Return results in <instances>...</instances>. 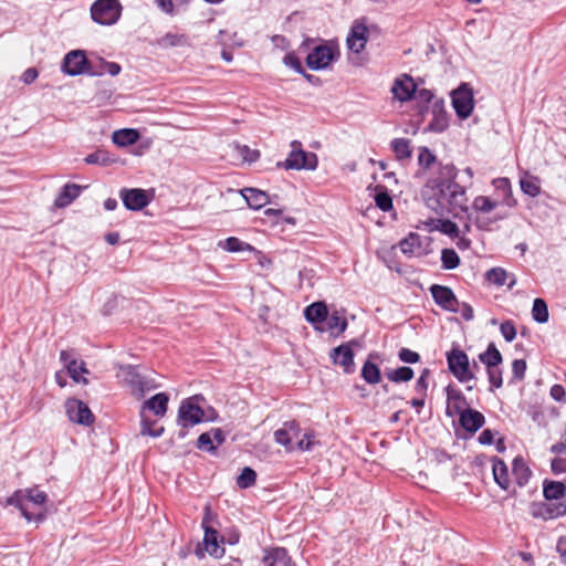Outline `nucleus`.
Here are the masks:
<instances>
[{
	"label": "nucleus",
	"mask_w": 566,
	"mask_h": 566,
	"mask_svg": "<svg viewBox=\"0 0 566 566\" xmlns=\"http://www.w3.org/2000/svg\"><path fill=\"white\" fill-rule=\"evenodd\" d=\"M457 177L458 169L453 164L439 163L437 174L423 186L421 196L424 203L437 214L451 213L459 218L468 212L465 188L455 181Z\"/></svg>",
	"instance_id": "nucleus-1"
},
{
	"label": "nucleus",
	"mask_w": 566,
	"mask_h": 566,
	"mask_svg": "<svg viewBox=\"0 0 566 566\" xmlns=\"http://www.w3.org/2000/svg\"><path fill=\"white\" fill-rule=\"evenodd\" d=\"M46 501L48 495L45 492L39 490L38 488H30L15 491L11 496L7 499L6 504L19 509L22 516L28 522L34 521L40 523L45 520V513L41 510L38 512H31L30 504H32L34 507L41 509Z\"/></svg>",
	"instance_id": "nucleus-2"
},
{
	"label": "nucleus",
	"mask_w": 566,
	"mask_h": 566,
	"mask_svg": "<svg viewBox=\"0 0 566 566\" xmlns=\"http://www.w3.org/2000/svg\"><path fill=\"white\" fill-rule=\"evenodd\" d=\"M213 515L210 507H206L205 515L201 522V526L205 531L203 541L199 544L195 551V554L199 558L205 557V552L209 555L214 556L217 558L222 557L224 554V548L219 545V533L212 526Z\"/></svg>",
	"instance_id": "nucleus-3"
},
{
	"label": "nucleus",
	"mask_w": 566,
	"mask_h": 566,
	"mask_svg": "<svg viewBox=\"0 0 566 566\" xmlns=\"http://www.w3.org/2000/svg\"><path fill=\"white\" fill-rule=\"evenodd\" d=\"M203 400L201 395H195L182 400L178 409L177 424L179 427H193L205 420H212V418L206 416L205 410L200 406V402Z\"/></svg>",
	"instance_id": "nucleus-4"
},
{
	"label": "nucleus",
	"mask_w": 566,
	"mask_h": 566,
	"mask_svg": "<svg viewBox=\"0 0 566 566\" xmlns=\"http://www.w3.org/2000/svg\"><path fill=\"white\" fill-rule=\"evenodd\" d=\"M318 165V158L315 153L305 151L302 148V143L293 140L291 143V151L284 161H279L277 167L284 169L295 170H315Z\"/></svg>",
	"instance_id": "nucleus-5"
},
{
	"label": "nucleus",
	"mask_w": 566,
	"mask_h": 566,
	"mask_svg": "<svg viewBox=\"0 0 566 566\" xmlns=\"http://www.w3.org/2000/svg\"><path fill=\"white\" fill-rule=\"evenodd\" d=\"M449 371L460 381L467 382L475 379V375L471 369L469 356L459 346H453L446 354Z\"/></svg>",
	"instance_id": "nucleus-6"
},
{
	"label": "nucleus",
	"mask_w": 566,
	"mask_h": 566,
	"mask_svg": "<svg viewBox=\"0 0 566 566\" xmlns=\"http://www.w3.org/2000/svg\"><path fill=\"white\" fill-rule=\"evenodd\" d=\"M62 71L70 76L81 74H88L91 76L102 75V72H98L93 67L83 50H73L69 52L63 59Z\"/></svg>",
	"instance_id": "nucleus-7"
},
{
	"label": "nucleus",
	"mask_w": 566,
	"mask_h": 566,
	"mask_svg": "<svg viewBox=\"0 0 566 566\" xmlns=\"http://www.w3.org/2000/svg\"><path fill=\"white\" fill-rule=\"evenodd\" d=\"M122 14L119 0H96L91 6V17L102 25L115 24Z\"/></svg>",
	"instance_id": "nucleus-8"
},
{
	"label": "nucleus",
	"mask_w": 566,
	"mask_h": 566,
	"mask_svg": "<svg viewBox=\"0 0 566 566\" xmlns=\"http://www.w3.org/2000/svg\"><path fill=\"white\" fill-rule=\"evenodd\" d=\"M452 105L455 114L461 119H467L473 111L474 99L473 91L468 83H461L460 86L452 92Z\"/></svg>",
	"instance_id": "nucleus-9"
},
{
	"label": "nucleus",
	"mask_w": 566,
	"mask_h": 566,
	"mask_svg": "<svg viewBox=\"0 0 566 566\" xmlns=\"http://www.w3.org/2000/svg\"><path fill=\"white\" fill-rule=\"evenodd\" d=\"M358 342L353 339L348 343H344L337 347H334L329 352V359L334 365L340 366L345 374H352L355 370L354 363V350L353 346H357Z\"/></svg>",
	"instance_id": "nucleus-10"
},
{
	"label": "nucleus",
	"mask_w": 566,
	"mask_h": 566,
	"mask_svg": "<svg viewBox=\"0 0 566 566\" xmlns=\"http://www.w3.org/2000/svg\"><path fill=\"white\" fill-rule=\"evenodd\" d=\"M336 57V52L332 46L319 44L307 54L306 65L314 71L325 70Z\"/></svg>",
	"instance_id": "nucleus-11"
},
{
	"label": "nucleus",
	"mask_w": 566,
	"mask_h": 566,
	"mask_svg": "<svg viewBox=\"0 0 566 566\" xmlns=\"http://www.w3.org/2000/svg\"><path fill=\"white\" fill-rule=\"evenodd\" d=\"M119 197L127 210L140 211L149 205L153 199V193L142 188H123L119 191Z\"/></svg>",
	"instance_id": "nucleus-12"
},
{
	"label": "nucleus",
	"mask_w": 566,
	"mask_h": 566,
	"mask_svg": "<svg viewBox=\"0 0 566 566\" xmlns=\"http://www.w3.org/2000/svg\"><path fill=\"white\" fill-rule=\"evenodd\" d=\"M429 291L434 303L444 311L458 313L460 302L453 291L447 285H430Z\"/></svg>",
	"instance_id": "nucleus-13"
},
{
	"label": "nucleus",
	"mask_w": 566,
	"mask_h": 566,
	"mask_svg": "<svg viewBox=\"0 0 566 566\" xmlns=\"http://www.w3.org/2000/svg\"><path fill=\"white\" fill-rule=\"evenodd\" d=\"M65 410L72 422L82 426H90L94 421V416L88 406L78 399H67L65 402Z\"/></svg>",
	"instance_id": "nucleus-14"
},
{
	"label": "nucleus",
	"mask_w": 566,
	"mask_h": 566,
	"mask_svg": "<svg viewBox=\"0 0 566 566\" xmlns=\"http://www.w3.org/2000/svg\"><path fill=\"white\" fill-rule=\"evenodd\" d=\"M432 119L429 123L427 130L432 133H442L449 126V116L444 107L442 98L434 99L429 108Z\"/></svg>",
	"instance_id": "nucleus-15"
},
{
	"label": "nucleus",
	"mask_w": 566,
	"mask_h": 566,
	"mask_svg": "<svg viewBox=\"0 0 566 566\" xmlns=\"http://www.w3.org/2000/svg\"><path fill=\"white\" fill-rule=\"evenodd\" d=\"M417 84L408 74L398 76L391 87V93L399 102H408L415 97Z\"/></svg>",
	"instance_id": "nucleus-16"
},
{
	"label": "nucleus",
	"mask_w": 566,
	"mask_h": 566,
	"mask_svg": "<svg viewBox=\"0 0 566 566\" xmlns=\"http://www.w3.org/2000/svg\"><path fill=\"white\" fill-rule=\"evenodd\" d=\"M368 41V29L363 22L355 21L346 39L348 50L360 53Z\"/></svg>",
	"instance_id": "nucleus-17"
},
{
	"label": "nucleus",
	"mask_w": 566,
	"mask_h": 566,
	"mask_svg": "<svg viewBox=\"0 0 566 566\" xmlns=\"http://www.w3.org/2000/svg\"><path fill=\"white\" fill-rule=\"evenodd\" d=\"M446 394H447V408H446V415L448 417H453L454 415L463 411L464 409L469 408L470 405L462 394V391L451 385H448L446 387Z\"/></svg>",
	"instance_id": "nucleus-18"
},
{
	"label": "nucleus",
	"mask_w": 566,
	"mask_h": 566,
	"mask_svg": "<svg viewBox=\"0 0 566 566\" xmlns=\"http://www.w3.org/2000/svg\"><path fill=\"white\" fill-rule=\"evenodd\" d=\"M301 432L300 423L296 420L285 421L283 427L274 431V441L286 450H293L292 439Z\"/></svg>",
	"instance_id": "nucleus-19"
},
{
	"label": "nucleus",
	"mask_w": 566,
	"mask_h": 566,
	"mask_svg": "<svg viewBox=\"0 0 566 566\" xmlns=\"http://www.w3.org/2000/svg\"><path fill=\"white\" fill-rule=\"evenodd\" d=\"M458 415L460 426L470 433H475L485 423V417L483 413L470 407Z\"/></svg>",
	"instance_id": "nucleus-20"
},
{
	"label": "nucleus",
	"mask_w": 566,
	"mask_h": 566,
	"mask_svg": "<svg viewBox=\"0 0 566 566\" xmlns=\"http://www.w3.org/2000/svg\"><path fill=\"white\" fill-rule=\"evenodd\" d=\"M239 192L251 209L258 210L270 203L269 195L260 189L248 187Z\"/></svg>",
	"instance_id": "nucleus-21"
},
{
	"label": "nucleus",
	"mask_w": 566,
	"mask_h": 566,
	"mask_svg": "<svg viewBox=\"0 0 566 566\" xmlns=\"http://www.w3.org/2000/svg\"><path fill=\"white\" fill-rule=\"evenodd\" d=\"M169 396L166 392H158L145 400L142 406V415L145 410L153 411L158 417H164L168 409Z\"/></svg>",
	"instance_id": "nucleus-22"
},
{
	"label": "nucleus",
	"mask_w": 566,
	"mask_h": 566,
	"mask_svg": "<svg viewBox=\"0 0 566 566\" xmlns=\"http://www.w3.org/2000/svg\"><path fill=\"white\" fill-rule=\"evenodd\" d=\"M543 495L546 501H566V484L560 481L545 480L543 482Z\"/></svg>",
	"instance_id": "nucleus-23"
},
{
	"label": "nucleus",
	"mask_w": 566,
	"mask_h": 566,
	"mask_svg": "<svg viewBox=\"0 0 566 566\" xmlns=\"http://www.w3.org/2000/svg\"><path fill=\"white\" fill-rule=\"evenodd\" d=\"M512 474L514 476L515 483L520 488L525 486L533 475L532 470L527 465L524 458L521 455L515 457L512 462Z\"/></svg>",
	"instance_id": "nucleus-24"
},
{
	"label": "nucleus",
	"mask_w": 566,
	"mask_h": 566,
	"mask_svg": "<svg viewBox=\"0 0 566 566\" xmlns=\"http://www.w3.org/2000/svg\"><path fill=\"white\" fill-rule=\"evenodd\" d=\"M82 192V187L76 184H66L62 187L60 193L54 200L57 208L70 206Z\"/></svg>",
	"instance_id": "nucleus-25"
},
{
	"label": "nucleus",
	"mask_w": 566,
	"mask_h": 566,
	"mask_svg": "<svg viewBox=\"0 0 566 566\" xmlns=\"http://www.w3.org/2000/svg\"><path fill=\"white\" fill-rule=\"evenodd\" d=\"M328 310L324 302L318 301L310 304L304 310V317L311 324L323 323L327 319Z\"/></svg>",
	"instance_id": "nucleus-26"
},
{
	"label": "nucleus",
	"mask_w": 566,
	"mask_h": 566,
	"mask_svg": "<svg viewBox=\"0 0 566 566\" xmlns=\"http://www.w3.org/2000/svg\"><path fill=\"white\" fill-rule=\"evenodd\" d=\"M377 353H370L368 359L365 361L361 368V377L369 385H376L381 379L379 367L371 361V359H378Z\"/></svg>",
	"instance_id": "nucleus-27"
},
{
	"label": "nucleus",
	"mask_w": 566,
	"mask_h": 566,
	"mask_svg": "<svg viewBox=\"0 0 566 566\" xmlns=\"http://www.w3.org/2000/svg\"><path fill=\"white\" fill-rule=\"evenodd\" d=\"M399 248L407 256L420 255L422 253L421 237L418 233L410 232L399 242Z\"/></svg>",
	"instance_id": "nucleus-28"
},
{
	"label": "nucleus",
	"mask_w": 566,
	"mask_h": 566,
	"mask_svg": "<svg viewBox=\"0 0 566 566\" xmlns=\"http://www.w3.org/2000/svg\"><path fill=\"white\" fill-rule=\"evenodd\" d=\"M140 138V134L134 128L117 129L112 135V140L119 147H127L134 145Z\"/></svg>",
	"instance_id": "nucleus-29"
},
{
	"label": "nucleus",
	"mask_w": 566,
	"mask_h": 566,
	"mask_svg": "<svg viewBox=\"0 0 566 566\" xmlns=\"http://www.w3.org/2000/svg\"><path fill=\"white\" fill-rule=\"evenodd\" d=\"M492 471L495 483L502 489L507 490L510 486L509 469L506 463L499 458L492 461Z\"/></svg>",
	"instance_id": "nucleus-30"
},
{
	"label": "nucleus",
	"mask_w": 566,
	"mask_h": 566,
	"mask_svg": "<svg viewBox=\"0 0 566 566\" xmlns=\"http://www.w3.org/2000/svg\"><path fill=\"white\" fill-rule=\"evenodd\" d=\"M479 360L486 369H490L500 366L503 363V357L496 346L493 343H490L486 349L479 354Z\"/></svg>",
	"instance_id": "nucleus-31"
},
{
	"label": "nucleus",
	"mask_w": 566,
	"mask_h": 566,
	"mask_svg": "<svg viewBox=\"0 0 566 566\" xmlns=\"http://www.w3.org/2000/svg\"><path fill=\"white\" fill-rule=\"evenodd\" d=\"M84 161L87 165L111 166L117 163V158L111 155L107 150L97 149L96 151L87 155L84 158Z\"/></svg>",
	"instance_id": "nucleus-32"
},
{
	"label": "nucleus",
	"mask_w": 566,
	"mask_h": 566,
	"mask_svg": "<svg viewBox=\"0 0 566 566\" xmlns=\"http://www.w3.org/2000/svg\"><path fill=\"white\" fill-rule=\"evenodd\" d=\"M157 44L161 49L185 46L188 45V38L186 34L168 32L157 40Z\"/></svg>",
	"instance_id": "nucleus-33"
},
{
	"label": "nucleus",
	"mask_w": 566,
	"mask_h": 566,
	"mask_svg": "<svg viewBox=\"0 0 566 566\" xmlns=\"http://www.w3.org/2000/svg\"><path fill=\"white\" fill-rule=\"evenodd\" d=\"M219 247L222 248L223 250H226L228 252H232V253L243 252V251H250V252L255 251V249L251 244H249L235 237H229L226 240L220 241Z\"/></svg>",
	"instance_id": "nucleus-34"
},
{
	"label": "nucleus",
	"mask_w": 566,
	"mask_h": 566,
	"mask_svg": "<svg viewBox=\"0 0 566 566\" xmlns=\"http://www.w3.org/2000/svg\"><path fill=\"white\" fill-rule=\"evenodd\" d=\"M484 280L486 283H505L509 280V283H516V279L514 275H510L502 268H492L484 274Z\"/></svg>",
	"instance_id": "nucleus-35"
},
{
	"label": "nucleus",
	"mask_w": 566,
	"mask_h": 566,
	"mask_svg": "<svg viewBox=\"0 0 566 566\" xmlns=\"http://www.w3.org/2000/svg\"><path fill=\"white\" fill-rule=\"evenodd\" d=\"M390 146L399 160L409 159L412 155L410 140L407 138H395Z\"/></svg>",
	"instance_id": "nucleus-36"
},
{
	"label": "nucleus",
	"mask_w": 566,
	"mask_h": 566,
	"mask_svg": "<svg viewBox=\"0 0 566 566\" xmlns=\"http://www.w3.org/2000/svg\"><path fill=\"white\" fill-rule=\"evenodd\" d=\"M532 317L535 322L544 324L548 322L549 313L546 302L543 298H535L532 307Z\"/></svg>",
	"instance_id": "nucleus-37"
},
{
	"label": "nucleus",
	"mask_w": 566,
	"mask_h": 566,
	"mask_svg": "<svg viewBox=\"0 0 566 566\" xmlns=\"http://www.w3.org/2000/svg\"><path fill=\"white\" fill-rule=\"evenodd\" d=\"M386 376L392 382H407L413 378L415 371L411 367L402 366L388 371Z\"/></svg>",
	"instance_id": "nucleus-38"
},
{
	"label": "nucleus",
	"mask_w": 566,
	"mask_h": 566,
	"mask_svg": "<svg viewBox=\"0 0 566 566\" xmlns=\"http://www.w3.org/2000/svg\"><path fill=\"white\" fill-rule=\"evenodd\" d=\"M493 186L503 195L505 205L510 207L515 205V200L512 197L511 182L509 178H496L493 180Z\"/></svg>",
	"instance_id": "nucleus-39"
},
{
	"label": "nucleus",
	"mask_w": 566,
	"mask_h": 566,
	"mask_svg": "<svg viewBox=\"0 0 566 566\" xmlns=\"http://www.w3.org/2000/svg\"><path fill=\"white\" fill-rule=\"evenodd\" d=\"M285 558V547H273L264 549L262 558L263 566H275L277 563Z\"/></svg>",
	"instance_id": "nucleus-40"
},
{
	"label": "nucleus",
	"mask_w": 566,
	"mask_h": 566,
	"mask_svg": "<svg viewBox=\"0 0 566 566\" xmlns=\"http://www.w3.org/2000/svg\"><path fill=\"white\" fill-rule=\"evenodd\" d=\"M521 190L530 196V197H537L541 192L539 181L537 177H533L530 175H526V177L521 178L520 180Z\"/></svg>",
	"instance_id": "nucleus-41"
},
{
	"label": "nucleus",
	"mask_w": 566,
	"mask_h": 566,
	"mask_svg": "<svg viewBox=\"0 0 566 566\" xmlns=\"http://www.w3.org/2000/svg\"><path fill=\"white\" fill-rule=\"evenodd\" d=\"M375 203L382 211L392 209V198L384 186H376Z\"/></svg>",
	"instance_id": "nucleus-42"
},
{
	"label": "nucleus",
	"mask_w": 566,
	"mask_h": 566,
	"mask_svg": "<svg viewBox=\"0 0 566 566\" xmlns=\"http://www.w3.org/2000/svg\"><path fill=\"white\" fill-rule=\"evenodd\" d=\"M66 368V375H69L73 381L80 384H87V379L82 377V374H88V369L86 368V365L84 361L78 363L77 360L74 361V365H69Z\"/></svg>",
	"instance_id": "nucleus-43"
},
{
	"label": "nucleus",
	"mask_w": 566,
	"mask_h": 566,
	"mask_svg": "<svg viewBox=\"0 0 566 566\" xmlns=\"http://www.w3.org/2000/svg\"><path fill=\"white\" fill-rule=\"evenodd\" d=\"M255 482L256 472L250 467L243 468L241 473L237 478V485L243 490L253 486Z\"/></svg>",
	"instance_id": "nucleus-44"
},
{
	"label": "nucleus",
	"mask_w": 566,
	"mask_h": 566,
	"mask_svg": "<svg viewBox=\"0 0 566 566\" xmlns=\"http://www.w3.org/2000/svg\"><path fill=\"white\" fill-rule=\"evenodd\" d=\"M433 93L430 90L421 88L416 90L415 98L419 103V113L421 115H424L426 113H429V104L433 101Z\"/></svg>",
	"instance_id": "nucleus-45"
},
{
	"label": "nucleus",
	"mask_w": 566,
	"mask_h": 566,
	"mask_svg": "<svg viewBox=\"0 0 566 566\" xmlns=\"http://www.w3.org/2000/svg\"><path fill=\"white\" fill-rule=\"evenodd\" d=\"M327 327L334 334L337 331L336 336L343 334L347 328V321L342 317L337 312H334L327 316Z\"/></svg>",
	"instance_id": "nucleus-46"
},
{
	"label": "nucleus",
	"mask_w": 566,
	"mask_h": 566,
	"mask_svg": "<svg viewBox=\"0 0 566 566\" xmlns=\"http://www.w3.org/2000/svg\"><path fill=\"white\" fill-rule=\"evenodd\" d=\"M142 417V420H140V434L142 436H149V437H153V438H159L165 429L164 427H158L155 429V427H153L156 421H153L148 418H146L144 415H140Z\"/></svg>",
	"instance_id": "nucleus-47"
},
{
	"label": "nucleus",
	"mask_w": 566,
	"mask_h": 566,
	"mask_svg": "<svg viewBox=\"0 0 566 566\" xmlns=\"http://www.w3.org/2000/svg\"><path fill=\"white\" fill-rule=\"evenodd\" d=\"M436 229L441 233L449 235L452 239L459 237L460 229L459 227L448 219H438L436 220Z\"/></svg>",
	"instance_id": "nucleus-48"
},
{
	"label": "nucleus",
	"mask_w": 566,
	"mask_h": 566,
	"mask_svg": "<svg viewBox=\"0 0 566 566\" xmlns=\"http://www.w3.org/2000/svg\"><path fill=\"white\" fill-rule=\"evenodd\" d=\"M475 211L490 212L497 207V202L485 196H478L472 203Z\"/></svg>",
	"instance_id": "nucleus-49"
},
{
	"label": "nucleus",
	"mask_w": 566,
	"mask_h": 566,
	"mask_svg": "<svg viewBox=\"0 0 566 566\" xmlns=\"http://www.w3.org/2000/svg\"><path fill=\"white\" fill-rule=\"evenodd\" d=\"M437 157L428 147H420L418 155V165L422 169H429L436 164Z\"/></svg>",
	"instance_id": "nucleus-50"
},
{
	"label": "nucleus",
	"mask_w": 566,
	"mask_h": 566,
	"mask_svg": "<svg viewBox=\"0 0 566 566\" xmlns=\"http://www.w3.org/2000/svg\"><path fill=\"white\" fill-rule=\"evenodd\" d=\"M441 261L444 269L451 270L459 265L460 258L452 249H443L441 253Z\"/></svg>",
	"instance_id": "nucleus-51"
},
{
	"label": "nucleus",
	"mask_w": 566,
	"mask_h": 566,
	"mask_svg": "<svg viewBox=\"0 0 566 566\" xmlns=\"http://www.w3.org/2000/svg\"><path fill=\"white\" fill-rule=\"evenodd\" d=\"M488 379L490 381V391H494V389H499L503 385L502 378V369L500 366L486 369Z\"/></svg>",
	"instance_id": "nucleus-52"
},
{
	"label": "nucleus",
	"mask_w": 566,
	"mask_h": 566,
	"mask_svg": "<svg viewBox=\"0 0 566 566\" xmlns=\"http://www.w3.org/2000/svg\"><path fill=\"white\" fill-rule=\"evenodd\" d=\"M197 448L209 453H214L217 450V446L212 442V437L208 432H203L199 436L197 440Z\"/></svg>",
	"instance_id": "nucleus-53"
},
{
	"label": "nucleus",
	"mask_w": 566,
	"mask_h": 566,
	"mask_svg": "<svg viewBox=\"0 0 566 566\" xmlns=\"http://www.w3.org/2000/svg\"><path fill=\"white\" fill-rule=\"evenodd\" d=\"M398 358L399 360L406 364H417L421 359L420 355L417 352L411 350L407 347H401L398 350Z\"/></svg>",
	"instance_id": "nucleus-54"
},
{
	"label": "nucleus",
	"mask_w": 566,
	"mask_h": 566,
	"mask_svg": "<svg viewBox=\"0 0 566 566\" xmlns=\"http://www.w3.org/2000/svg\"><path fill=\"white\" fill-rule=\"evenodd\" d=\"M431 371L428 368L422 369L419 378L417 379V382L415 385L416 392L419 394V396H427L428 390V377L430 376Z\"/></svg>",
	"instance_id": "nucleus-55"
},
{
	"label": "nucleus",
	"mask_w": 566,
	"mask_h": 566,
	"mask_svg": "<svg viewBox=\"0 0 566 566\" xmlns=\"http://www.w3.org/2000/svg\"><path fill=\"white\" fill-rule=\"evenodd\" d=\"M500 332L507 343H511L516 337V328L512 321H504L500 325Z\"/></svg>",
	"instance_id": "nucleus-56"
},
{
	"label": "nucleus",
	"mask_w": 566,
	"mask_h": 566,
	"mask_svg": "<svg viewBox=\"0 0 566 566\" xmlns=\"http://www.w3.org/2000/svg\"><path fill=\"white\" fill-rule=\"evenodd\" d=\"M283 63L286 66L293 69L298 74L304 73V67L302 65L301 60L293 52L285 54V56L283 57Z\"/></svg>",
	"instance_id": "nucleus-57"
},
{
	"label": "nucleus",
	"mask_w": 566,
	"mask_h": 566,
	"mask_svg": "<svg viewBox=\"0 0 566 566\" xmlns=\"http://www.w3.org/2000/svg\"><path fill=\"white\" fill-rule=\"evenodd\" d=\"M526 371V361L524 359H514L512 363V374L514 380H523Z\"/></svg>",
	"instance_id": "nucleus-58"
},
{
	"label": "nucleus",
	"mask_w": 566,
	"mask_h": 566,
	"mask_svg": "<svg viewBox=\"0 0 566 566\" xmlns=\"http://www.w3.org/2000/svg\"><path fill=\"white\" fill-rule=\"evenodd\" d=\"M99 64H101V69L97 71L102 72V74L108 73L112 76H116L120 73L122 67L116 62H107V61L101 60Z\"/></svg>",
	"instance_id": "nucleus-59"
},
{
	"label": "nucleus",
	"mask_w": 566,
	"mask_h": 566,
	"mask_svg": "<svg viewBox=\"0 0 566 566\" xmlns=\"http://www.w3.org/2000/svg\"><path fill=\"white\" fill-rule=\"evenodd\" d=\"M315 436L312 432L305 433L304 437L297 442V449L301 451H310L314 446Z\"/></svg>",
	"instance_id": "nucleus-60"
},
{
	"label": "nucleus",
	"mask_w": 566,
	"mask_h": 566,
	"mask_svg": "<svg viewBox=\"0 0 566 566\" xmlns=\"http://www.w3.org/2000/svg\"><path fill=\"white\" fill-rule=\"evenodd\" d=\"M60 360L64 365V367H67L69 365H74V361L77 360L75 357V350L74 349H63L60 352Z\"/></svg>",
	"instance_id": "nucleus-61"
},
{
	"label": "nucleus",
	"mask_w": 566,
	"mask_h": 566,
	"mask_svg": "<svg viewBox=\"0 0 566 566\" xmlns=\"http://www.w3.org/2000/svg\"><path fill=\"white\" fill-rule=\"evenodd\" d=\"M551 469L554 474L566 473V459L554 458L551 462Z\"/></svg>",
	"instance_id": "nucleus-62"
},
{
	"label": "nucleus",
	"mask_w": 566,
	"mask_h": 566,
	"mask_svg": "<svg viewBox=\"0 0 566 566\" xmlns=\"http://www.w3.org/2000/svg\"><path fill=\"white\" fill-rule=\"evenodd\" d=\"M240 153L243 159L248 163H253L260 157L259 150L250 149L248 146H242Z\"/></svg>",
	"instance_id": "nucleus-63"
},
{
	"label": "nucleus",
	"mask_w": 566,
	"mask_h": 566,
	"mask_svg": "<svg viewBox=\"0 0 566 566\" xmlns=\"http://www.w3.org/2000/svg\"><path fill=\"white\" fill-rule=\"evenodd\" d=\"M551 396L556 401H565L566 402V390L562 385L552 386Z\"/></svg>",
	"instance_id": "nucleus-64"
}]
</instances>
